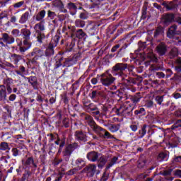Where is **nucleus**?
Here are the masks:
<instances>
[{
  "instance_id": "obj_1",
  "label": "nucleus",
  "mask_w": 181,
  "mask_h": 181,
  "mask_svg": "<svg viewBox=\"0 0 181 181\" xmlns=\"http://www.w3.org/2000/svg\"><path fill=\"white\" fill-rule=\"evenodd\" d=\"M177 26L174 25L168 29L167 36L169 39H174L175 40V45H181V31H177Z\"/></svg>"
},
{
  "instance_id": "obj_2",
  "label": "nucleus",
  "mask_w": 181,
  "mask_h": 181,
  "mask_svg": "<svg viewBox=\"0 0 181 181\" xmlns=\"http://www.w3.org/2000/svg\"><path fill=\"white\" fill-rule=\"evenodd\" d=\"M23 35H24V39H25L23 41V45L25 47H21L22 46V41L20 39H17L16 42H18V45L20 46V52H21L22 53H25V52H26V50H29V49H30L32 45L29 43V42L28 41V39H30V31L29 30H25L23 32Z\"/></svg>"
},
{
  "instance_id": "obj_3",
  "label": "nucleus",
  "mask_w": 181,
  "mask_h": 181,
  "mask_svg": "<svg viewBox=\"0 0 181 181\" xmlns=\"http://www.w3.org/2000/svg\"><path fill=\"white\" fill-rule=\"evenodd\" d=\"M114 81H115V78H114L112 75H107L105 74L101 75L100 82L103 84V86L108 87V86L114 84Z\"/></svg>"
},
{
  "instance_id": "obj_4",
  "label": "nucleus",
  "mask_w": 181,
  "mask_h": 181,
  "mask_svg": "<svg viewBox=\"0 0 181 181\" xmlns=\"http://www.w3.org/2000/svg\"><path fill=\"white\" fill-rule=\"evenodd\" d=\"M127 69V64L123 63L117 64L113 66V76H122L124 74V71Z\"/></svg>"
},
{
  "instance_id": "obj_5",
  "label": "nucleus",
  "mask_w": 181,
  "mask_h": 181,
  "mask_svg": "<svg viewBox=\"0 0 181 181\" xmlns=\"http://www.w3.org/2000/svg\"><path fill=\"white\" fill-rule=\"evenodd\" d=\"M88 125L91 127V129L95 132L96 134H100L101 131H103V128H101L100 126L97 125L95 122H94V120L91 117H89V122Z\"/></svg>"
},
{
  "instance_id": "obj_6",
  "label": "nucleus",
  "mask_w": 181,
  "mask_h": 181,
  "mask_svg": "<svg viewBox=\"0 0 181 181\" xmlns=\"http://www.w3.org/2000/svg\"><path fill=\"white\" fill-rule=\"evenodd\" d=\"M0 40H3L6 45H12L15 42V38L12 36H9L7 33H3L2 37L0 38Z\"/></svg>"
},
{
  "instance_id": "obj_7",
  "label": "nucleus",
  "mask_w": 181,
  "mask_h": 181,
  "mask_svg": "<svg viewBox=\"0 0 181 181\" xmlns=\"http://www.w3.org/2000/svg\"><path fill=\"white\" fill-rule=\"evenodd\" d=\"M87 158L90 162H97L100 158V154L95 151H91L87 154Z\"/></svg>"
},
{
  "instance_id": "obj_8",
  "label": "nucleus",
  "mask_w": 181,
  "mask_h": 181,
  "mask_svg": "<svg viewBox=\"0 0 181 181\" xmlns=\"http://www.w3.org/2000/svg\"><path fill=\"white\" fill-rule=\"evenodd\" d=\"M156 50L157 53H158L160 56H163V54L166 53V45H165L163 43H161L157 47Z\"/></svg>"
},
{
  "instance_id": "obj_9",
  "label": "nucleus",
  "mask_w": 181,
  "mask_h": 181,
  "mask_svg": "<svg viewBox=\"0 0 181 181\" xmlns=\"http://www.w3.org/2000/svg\"><path fill=\"white\" fill-rule=\"evenodd\" d=\"M173 21H175V15L173 14H167L163 18L165 25H169V23L173 22Z\"/></svg>"
},
{
  "instance_id": "obj_10",
  "label": "nucleus",
  "mask_w": 181,
  "mask_h": 181,
  "mask_svg": "<svg viewBox=\"0 0 181 181\" xmlns=\"http://www.w3.org/2000/svg\"><path fill=\"white\" fill-rule=\"evenodd\" d=\"M157 159L160 162L166 161L169 159V154H168V152H161L158 154Z\"/></svg>"
},
{
  "instance_id": "obj_11",
  "label": "nucleus",
  "mask_w": 181,
  "mask_h": 181,
  "mask_svg": "<svg viewBox=\"0 0 181 181\" xmlns=\"http://www.w3.org/2000/svg\"><path fill=\"white\" fill-rule=\"evenodd\" d=\"M0 98L1 100H6V87L4 85H0Z\"/></svg>"
},
{
  "instance_id": "obj_12",
  "label": "nucleus",
  "mask_w": 181,
  "mask_h": 181,
  "mask_svg": "<svg viewBox=\"0 0 181 181\" xmlns=\"http://www.w3.org/2000/svg\"><path fill=\"white\" fill-rule=\"evenodd\" d=\"M75 135L78 141H83V142L87 141V136L81 132H76Z\"/></svg>"
},
{
  "instance_id": "obj_13",
  "label": "nucleus",
  "mask_w": 181,
  "mask_h": 181,
  "mask_svg": "<svg viewBox=\"0 0 181 181\" xmlns=\"http://www.w3.org/2000/svg\"><path fill=\"white\" fill-rule=\"evenodd\" d=\"M67 8L71 11V15L74 16L77 12V6L74 3H69L67 4Z\"/></svg>"
},
{
  "instance_id": "obj_14",
  "label": "nucleus",
  "mask_w": 181,
  "mask_h": 181,
  "mask_svg": "<svg viewBox=\"0 0 181 181\" xmlns=\"http://www.w3.org/2000/svg\"><path fill=\"white\" fill-rule=\"evenodd\" d=\"M46 16V11L42 10L37 15L34 16L36 21L40 22V21H42V19Z\"/></svg>"
},
{
  "instance_id": "obj_15",
  "label": "nucleus",
  "mask_w": 181,
  "mask_h": 181,
  "mask_svg": "<svg viewBox=\"0 0 181 181\" xmlns=\"http://www.w3.org/2000/svg\"><path fill=\"white\" fill-rule=\"evenodd\" d=\"M97 169V166L95 165L91 164L89 165L87 168V172L89 173L90 176H93L94 173H95V170Z\"/></svg>"
},
{
  "instance_id": "obj_16",
  "label": "nucleus",
  "mask_w": 181,
  "mask_h": 181,
  "mask_svg": "<svg viewBox=\"0 0 181 181\" xmlns=\"http://www.w3.org/2000/svg\"><path fill=\"white\" fill-rule=\"evenodd\" d=\"M29 19V12L27 11L25 13H24L19 21L20 23H26V21Z\"/></svg>"
},
{
  "instance_id": "obj_17",
  "label": "nucleus",
  "mask_w": 181,
  "mask_h": 181,
  "mask_svg": "<svg viewBox=\"0 0 181 181\" xmlns=\"http://www.w3.org/2000/svg\"><path fill=\"white\" fill-rule=\"evenodd\" d=\"M23 164L25 166H29L30 165H33V166H34V168H36V164L35 163V162L33 161V158H28L25 162L23 161Z\"/></svg>"
},
{
  "instance_id": "obj_18",
  "label": "nucleus",
  "mask_w": 181,
  "mask_h": 181,
  "mask_svg": "<svg viewBox=\"0 0 181 181\" xmlns=\"http://www.w3.org/2000/svg\"><path fill=\"white\" fill-rule=\"evenodd\" d=\"M34 29L36 32H39V30L43 31L45 30V25L42 22L38 23L34 26Z\"/></svg>"
},
{
  "instance_id": "obj_19",
  "label": "nucleus",
  "mask_w": 181,
  "mask_h": 181,
  "mask_svg": "<svg viewBox=\"0 0 181 181\" xmlns=\"http://www.w3.org/2000/svg\"><path fill=\"white\" fill-rule=\"evenodd\" d=\"M73 151H74V149L73 148V146L72 145L68 146L66 147V148L65 149L64 156H70V155H71V152H73Z\"/></svg>"
},
{
  "instance_id": "obj_20",
  "label": "nucleus",
  "mask_w": 181,
  "mask_h": 181,
  "mask_svg": "<svg viewBox=\"0 0 181 181\" xmlns=\"http://www.w3.org/2000/svg\"><path fill=\"white\" fill-rule=\"evenodd\" d=\"M108 129L110 130L111 132H117V131L119 129V124H111L109 126Z\"/></svg>"
},
{
  "instance_id": "obj_21",
  "label": "nucleus",
  "mask_w": 181,
  "mask_h": 181,
  "mask_svg": "<svg viewBox=\"0 0 181 181\" xmlns=\"http://www.w3.org/2000/svg\"><path fill=\"white\" fill-rule=\"evenodd\" d=\"M178 50L177 48L175 47L171 49L170 52V58L173 59V57H176L177 56Z\"/></svg>"
},
{
  "instance_id": "obj_22",
  "label": "nucleus",
  "mask_w": 181,
  "mask_h": 181,
  "mask_svg": "<svg viewBox=\"0 0 181 181\" xmlns=\"http://www.w3.org/2000/svg\"><path fill=\"white\" fill-rule=\"evenodd\" d=\"M176 64H177V66H175V71H177V73H180L181 71V59H177Z\"/></svg>"
},
{
  "instance_id": "obj_23",
  "label": "nucleus",
  "mask_w": 181,
  "mask_h": 181,
  "mask_svg": "<svg viewBox=\"0 0 181 181\" xmlns=\"http://www.w3.org/2000/svg\"><path fill=\"white\" fill-rule=\"evenodd\" d=\"M84 36H86V33L83 32V30L80 29L76 32V37H78V39H83Z\"/></svg>"
},
{
  "instance_id": "obj_24",
  "label": "nucleus",
  "mask_w": 181,
  "mask_h": 181,
  "mask_svg": "<svg viewBox=\"0 0 181 181\" xmlns=\"http://www.w3.org/2000/svg\"><path fill=\"white\" fill-rule=\"evenodd\" d=\"M75 25L77 28H84V26H86L84 21L81 20H76L75 22Z\"/></svg>"
},
{
  "instance_id": "obj_25",
  "label": "nucleus",
  "mask_w": 181,
  "mask_h": 181,
  "mask_svg": "<svg viewBox=\"0 0 181 181\" xmlns=\"http://www.w3.org/2000/svg\"><path fill=\"white\" fill-rule=\"evenodd\" d=\"M76 164L78 165V169H81L84 166V160L81 158H78L76 160Z\"/></svg>"
},
{
  "instance_id": "obj_26",
  "label": "nucleus",
  "mask_w": 181,
  "mask_h": 181,
  "mask_svg": "<svg viewBox=\"0 0 181 181\" xmlns=\"http://www.w3.org/2000/svg\"><path fill=\"white\" fill-rule=\"evenodd\" d=\"M140 138H144L146 135V126H144L139 131Z\"/></svg>"
},
{
  "instance_id": "obj_27",
  "label": "nucleus",
  "mask_w": 181,
  "mask_h": 181,
  "mask_svg": "<svg viewBox=\"0 0 181 181\" xmlns=\"http://www.w3.org/2000/svg\"><path fill=\"white\" fill-rule=\"evenodd\" d=\"M9 146L8 145V143H1L0 145V149H1V151H6V149H8Z\"/></svg>"
},
{
  "instance_id": "obj_28",
  "label": "nucleus",
  "mask_w": 181,
  "mask_h": 181,
  "mask_svg": "<svg viewBox=\"0 0 181 181\" xmlns=\"http://www.w3.org/2000/svg\"><path fill=\"white\" fill-rule=\"evenodd\" d=\"M117 160H118L117 157H114L113 158H112L110 163L108 165V168H111L112 166H114V165L117 163Z\"/></svg>"
},
{
  "instance_id": "obj_29",
  "label": "nucleus",
  "mask_w": 181,
  "mask_h": 181,
  "mask_svg": "<svg viewBox=\"0 0 181 181\" xmlns=\"http://www.w3.org/2000/svg\"><path fill=\"white\" fill-rule=\"evenodd\" d=\"M125 111H127V109L125 107H120L117 109V112L120 115H125Z\"/></svg>"
},
{
  "instance_id": "obj_30",
  "label": "nucleus",
  "mask_w": 181,
  "mask_h": 181,
  "mask_svg": "<svg viewBox=\"0 0 181 181\" xmlns=\"http://www.w3.org/2000/svg\"><path fill=\"white\" fill-rule=\"evenodd\" d=\"M98 160H99L100 163H102V165H105V163H107V158L104 156L100 157Z\"/></svg>"
},
{
  "instance_id": "obj_31",
  "label": "nucleus",
  "mask_w": 181,
  "mask_h": 181,
  "mask_svg": "<svg viewBox=\"0 0 181 181\" xmlns=\"http://www.w3.org/2000/svg\"><path fill=\"white\" fill-rule=\"evenodd\" d=\"M179 127H181V119L177 120V121L173 125V129H176V128H179Z\"/></svg>"
},
{
  "instance_id": "obj_32",
  "label": "nucleus",
  "mask_w": 181,
  "mask_h": 181,
  "mask_svg": "<svg viewBox=\"0 0 181 181\" xmlns=\"http://www.w3.org/2000/svg\"><path fill=\"white\" fill-rule=\"evenodd\" d=\"M37 53H40V51L37 50L36 52H32V54H31L33 56H35V54H37V56H35L34 57L35 60H37L39 59V57H41V56H42V54L38 55Z\"/></svg>"
},
{
  "instance_id": "obj_33",
  "label": "nucleus",
  "mask_w": 181,
  "mask_h": 181,
  "mask_svg": "<svg viewBox=\"0 0 181 181\" xmlns=\"http://www.w3.org/2000/svg\"><path fill=\"white\" fill-rule=\"evenodd\" d=\"M156 101L157 104H159L160 105V104H162V103L163 102V98L161 96H157L156 98Z\"/></svg>"
},
{
  "instance_id": "obj_34",
  "label": "nucleus",
  "mask_w": 181,
  "mask_h": 181,
  "mask_svg": "<svg viewBox=\"0 0 181 181\" xmlns=\"http://www.w3.org/2000/svg\"><path fill=\"white\" fill-rule=\"evenodd\" d=\"M153 106V102L152 100H148L146 103V107L147 108H151Z\"/></svg>"
},
{
  "instance_id": "obj_35",
  "label": "nucleus",
  "mask_w": 181,
  "mask_h": 181,
  "mask_svg": "<svg viewBox=\"0 0 181 181\" xmlns=\"http://www.w3.org/2000/svg\"><path fill=\"white\" fill-rule=\"evenodd\" d=\"M13 156H18L19 155V151L18 148H14L12 149Z\"/></svg>"
},
{
  "instance_id": "obj_36",
  "label": "nucleus",
  "mask_w": 181,
  "mask_h": 181,
  "mask_svg": "<svg viewBox=\"0 0 181 181\" xmlns=\"http://www.w3.org/2000/svg\"><path fill=\"white\" fill-rule=\"evenodd\" d=\"M12 35H13V36H19L20 35V32H19V30L18 29H15V30H13L12 32H11Z\"/></svg>"
},
{
  "instance_id": "obj_37",
  "label": "nucleus",
  "mask_w": 181,
  "mask_h": 181,
  "mask_svg": "<svg viewBox=\"0 0 181 181\" xmlns=\"http://www.w3.org/2000/svg\"><path fill=\"white\" fill-rule=\"evenodd\" d=\"M170 146L171 148H177V146H179V141H176L174 143H170Z\"/></svg>"
},
{
  "instance_id": "obj_38",
  "label": "nucleus",
  "mask_w": 181,
  "mask_h": 181,
  "mask_svg": "<svg viewBox=\"0 0 181 181\" xmlns=\"http://www.w3.org/2000/svg\"><path fill=\"white\" fill-rule=\"evenodd\" d=\"M45 39V35L43 34H40V35L37 36V41L40 42V43H42V40Z\"/></svg>"
},
{
  "instance_id": "obj_39",
  "label": "nucleus",
  "mask_w": 181,
  "mask_h": 181,
  "mask_svg": "<svg viewBox=\"0 0 181 181\" xmlns=\"http://www.w3.org/2000/svg\"><path fill=\"white\" fill-rule=\"evenodd\" d=\"M56 16V14L54 13V12L53 11H48V17L51 18V19H53V18H54V16Z\"/></svg>"
},
{
  "instance_id": "obj_40",
  "label": "nucleus",
  "mask_w": 181,
  "mask_h": 181,
  "mask_svg": "<svg viewBox=\"0 0 181 181\" xmlns=\"http://www.w3.org/2000/svg\"><path fill=\"white\" fill-rule=\"evenodd\" d=\"M8 100H9L10 101H15V100H16V95H15V94L11 95L9 96Z\"/></svg>"
},
{
  "instance_id": "obj_41",
  "label": "nucleus",
  "mask_w": 181,
  "mask_h": 181,
  "mask_svg": "<svg viewBox=\"0 0 181 181\" xmlns=\"http://www.w3.org/2000/svg\"><path fill=\"white\" fill-rule=\"evenodd\" d=\"M22 5H23V1H20V2L14 4V8H21V6H22Z\"/></svg>"
},
{
  "instance_id": "obj_42",
  "label": "nucleus",
  "mask_w": 181,
  "mask_h": 181,
  "mask_svg": "<svg viewBox=\"0 0 181 181\" xmlns=\"http://www.w3.org/2000/svg\"><path fill=\"white\" fill-rule=\"evenodd\" d=\"M117 49H119V45H117L114 46L112 48L111 52H112V53H114L115 52H117Z\"/></svg>"
},
{
  "instance_id": "obj_43",
  "label": "nucleus",
  "mask_w": 181,
  "mask_h": 181,
  "mask_svg": "<svg viewBox=\"0 0 181 181\" xmlns=\"http://www.w3.org/2000/svg\"><path fill=\"white\" fill-rule=\"evenodd\" d=\"M130 128L132 131H134V132H135L136 131H138V127L136 125H131Z\"/></svg>"
},
{
  "instance_id": "obj_44",
  "label": "nucleus",
  "mask_w": 181,
  "mask_h": 181,
  "mask_svg": "<svg viewBox=\"0 0 181 181\" xmlns=\"http://www.w3.org/2000/svg\"><path fill=\"white\" fill-rule=\"evenodd\" d=\"M60 180H62V177H59L55 179V181H60ZM46 181H52V178L50 177H48Z\"/></svg>"
},
{
  "instance_id": "obj_45",
  "label": "nucleus",
  "mask_w": 181,
  "mask_h": 181,
  "mask_svg": "<svg viewBox=\"0 0 181 181\" xmlns=\"http://www.w3.org/2000/svg\"><path fill=\"white\" fill-rule=\"evenodd\" d=\"M175 175L178 176V177H181V170H175Z\"/></svg>"
},
{
  "instance_id": "obj_46",
  "label": "nucleus",
  "mask_w": 181,
  "mask_h": 181,
  "mask_svg": "<svg viewBox=\"0 0 181 181\" xmlns=\"http://www.w3.org/2000/svg\"><path fill=\"white\" fill-rule=\"evenodd\" d=\"M91 83H92V84L95 85V84H97V83H98V81L97 80L96 78H93L91 79Z\"/></svg>"
},
{
  "instance_id": "obj_47",
  "label": "nucleus",
  "mask_w": 181,
  "mask_h": 181,
  "mask_svg": "<svg viewBox=\"0 0 181 181\" xmlns=\"http://www.w3.org/2000/svg\"><path fill=\"white\" fill-rule=\"evenodd\" d=\"M180 97H181L180 93H174V98H175L176 100H177V98H180Z\"/></svg>"
},
{
  "instance_id": "obj_48",
  "label": "nucleus",
  "mask_w": 181,
  "mask_h": 181,
  "mask_svg": "<svg viewBox=\"0 0 181 181\" xmlns=\"http://www.w3.org/2000/svg\"><path fill=\"white\" fill-rule=\"evenodd\" d=\"M10 22H11L12 23H15V22H16V16H12L11 18Z\"/></svg>"
},
{
  "instance_id": "obj_49",
  "label": "nucleus",
  "mask_w": 181,
  "mask_h": 181,
  "mask_svg": "<svg viewBox=\"0 0 181 181\" xmlns=\"http://www.w3.org/2000/svg\"><path fill=\"white\" fill-rule=\"evenodd\" d=\"M166 72L168 73V74H167L168 77H170V76H172V74H173L172 70H170V69H167Z\"/></svg>"
},
{
  "instance_id": "obj_50",
  "label": "nucleus",
  "mask_w": 181,
  "mask_h": 181,
  "mask_svg": "<svg viewBox=\"0 0 181 181\" xmlns=\"http://www.w3.org/2000/svg\"><path fill=\"white\" fill-rule=\"evenodd\" d=\"M6 90H7V93L8 94H11V93H12V88H11V86H7V88H6Z\"/></svg>"
},
{
  "instance_id": "obj_51",
  "label": "nucleus",
  "mask_w": 181,
  "mask_h": 181,
  "mask_svg": "<svg viewBox=\"0 0 181 181\" xmlns=\"http://www.w3.org/2000/svg\"><path fill=\"white\" fill-rule=\"evenodd\" d=\"M145 112V109L141 107L139 111L136 110L135 114H140V112Z\"/></svg>"
},
{
  "instance_id": "obj_52",
  "label": "nucleus",
  "mask_w": 181,
  "mask_h": 181,
  "mask_svg": "<svg viewBox=\"0 0 181 181\" xmlns=\"http://www.w3.org/2000/svg\"><path fill=\"white\" fill-rule=\"evenodd\" d=\"M157 76H159L160 77H162L163 78L165 77V74L163 72H158Z\"/></svg>"
},
{
  "instance_id": "obj_53",
  "label": "nucleus",
  "mask_w": 181,
  "mask_h": 181,
  "mask_svg": "<svg viewBox=\"0 0 181 181\" xmlns=\"http://www.w3.org/2000/svg\"><path fill=\"white\" fill-rule=\"evenodd\" d=\"M175 162H180L181 163V156L176 157L175 158Z\"/></svg>"
},
{
  "instance_id": "obj_54",
  "label": "nucleus",
  "mask_w": 181,
  "mask_h": 181,
  "mask_svg": "<svg viewBox=\"0 0 181 181\" xmlns=\"http://www.w3.org/2000/svg\"><path fill=\"white\" fill-rule=\"evenodd\" d=\"M97 95V91H93L92 92V98H95Z\"/></svg>"
},
{
  "instance_id": "obj_55",
  "label": "nucleus",
  "mask_w": 181,
  "mask_h": 181,
  "mask_svg": "<svg viewBox=\"0 0 181 181\" xmlns=\"http://www.w3.org/2000/svg\"><path fill=\"white\" fill-rule=\"evenodd\" d=\"M55 101H56V100L54 99V98H51L49 99V103H50L51 104L54 103Z\"/></svg>"
},
{
  "instance_id": "obj_56",
  "label": "nucleus",
  "mask_w": 181,
  "mask_h": 181,
  "mask_svg": "<svg viewBox=\"0 0 181 181\" xmlns=\"http://www.w3.org/2000/svg\"><path fill=\"white\" fill-rule=\"evenodd\" d=\"M76 173V169H73L69 171V175H74Z\"/></svg>"
},
{
  "instance_id": "obj_57",
  "label": "nucleus",
  "mask_w": 181,
  "mask_h": 181,
  "mask_svg": "<svg viewBox=\"0 0 181 181\" xmlns=\"http://www.w3.org/2000/svg\"><path fill=\"white\" fill-rule=\"evenodd\" d=\"M80 18H81V19H86V17L84 16V14H83V13H81Z\"/></svg>"
},
{
  "instance_id": "obj_58",
  "label": "nucleus",
  "mask_w": 181,
  "mask_h": 181,
  "mask_svg": "<svg viewBox=\"0 0 181 181\" xmlns=\"http://www.w3.org/2000/svg\"><path fill=\"white\" fill-rule=\"evenodd\" d=\"M20 70H21V71H22L23 73H24V71H25V67L21 66V67L20 68Z\"/></svg>"
},
{
  "instance_id": "obj_59",
  "label": "nucleus",
  "mask_w": 181,
  "mask_h": 181,
  "mask_svg": "<svg viewBox=\"0 0 181 181\" xmlns=\"http://www.w3.org/2000/svg\"><path fill=\"white\" fill-rule=\"evenodd\" d=\"M105 136H110V133L108 132H105Z\"/></svg>"
},
{
  "instance_id": "obj_60",
  "label": "nucleus",
  "mask_w": 181,
  "mask_h": 181,
  "mask_svg": "<svg viewBox=\"0 0 181 181\" xmlns=\"http://www.w3.org/2000/svg\"><path fill=\"white\" fill-rule=\"evenodd\" d=\"M156 35H159L160 33V32H159V29H157L156 30Z\"/></svg>"
},
{
  "instance_id": "obj_61",
  "label": "nucleus",
  "mask_w": 181,
  "mask_h": 181,
  "mask_svg": "<svg viewBox=\"0 0 181 181\" xmlns=\"http://www.w3.org/2000/svg\"><path fill=\"white\" fill-rule=\"evenodd\" d=\"M177 22L180 23V25H181V17H179Z\"/></svg>"
},
{
  "instance_id": "obj_62",
  "label": "nucleus",
  "mask_w": 181,
  "mask_h": 181,
  "mask_svg": "<svg viewBox=\"0 0 181 181\" xmlns=\"http://www.w3.org/2000/svg\"><path fill=\"white\" fill-rule=\"evenodd\" d=\"M13 93H16V91H18V88H13Z\"/></svg>"
},
{
  "instance_id": "obj_63",
  "label": "nucleus",
  "mask_w": 181,
  "mask_h": 181,
  "mask_svg": "<svg viewBox=\"0 0 181 181\" xmlns=\"http://www.w3.org/2000/svg\"><path fill=\"white\" fill-rule=\"evenodd\" d=\"M0 45H1V46H5V44H4V42L1 41H0Z\"/></svg>"
},
{
  "instance_id": "obj_64",
  "label": "nucleus",
  "mask_w": 181,
  "mask_h": 181,
  "mask_svg": "<svg viewBox=\"0 0 181 181\" xmlns=\"http://www.w3.org/2000/svg\"><path fill=\"white\" fill-rule=\"evenodd\" d=\"M17 74H19L20 76H22V74H21L19 71H17Z\"/></svg>"
}]
</instances>
